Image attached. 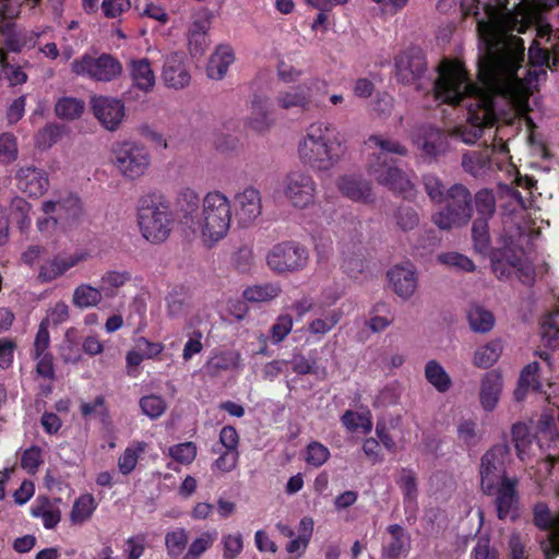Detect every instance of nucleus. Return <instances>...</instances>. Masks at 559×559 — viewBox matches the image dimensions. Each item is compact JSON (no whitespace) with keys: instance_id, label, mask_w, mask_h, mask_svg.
Returning <instances> with one entry per match:
<instances>
[{"instance_id":"obj_28","label":"nucleus","mask_w":559,"mask_h":559,"mask_svg":"<svg viewBox=\"0 0 559 559\" xmlns=\"http://www.w3.org/2000/svg\"><path fill=\"white\" fill-rule=\"evenodd\" d=\"M234 61L235 55L233 49L227 45L218 46L212 53L206 67L209 78L213 80L223 79Z\"/></svg>"},{"instance_id":"obj_51","label":"nucleus","mask_w":559,"mask_h":559,"mask_svg":"<svg viewBox=\"0 0 559 559\" xmlns=\"http://www.w3.org/2000/svg\"><path fill=\"white\" fill-rule=\"evenodd\" d=\"M140 407L145 416L156 419L165 413L167 404L162 396L150 394L140 400Z\"/></svg>"},{"instance_id":"obj_1","label":"nucleus","mask_w":559,"mask_h":559,"mask_svg":"<svg viewBox=\"0 0 559 559\" xmlns=\"http://www.w3.org/2000/svg\"><path fill=\"white\" fill-rule=\"evenodd\" d=\"M540 0H504L500 4L486 3L487 20L479 22L480 52L478 57V80L481 86L473 84L462 62L443 60L435 83V97L442 103L462 105L467 110L466 124L457 127L452 136L466 144L475 143L485 127L493 124L496 108L493 98L508 99L519 115L528 108L537 71L530 70L521 79L518 71L524 61L523 39L510 34L524 33L536 25V37L528 48L533 66L556 67L559 62V29L545 23L538 8H551Z\"/></svg>"},{"instance_id":"obj_2","label":"nucleus","mask_w":559,"mask_h":559,"mask_svg":"<svg viewBox=\"0 0 559 559\" xmlns=\"http://www.w3.org/2000/svg\"><path fill=\"white\" fill-rule=\"evenodd\" d=\"M346 151L341 131L325 121L309 124L296 145L299 163L316 173L333 169L344 158Z\"/></svg>"},{"instance_id":"obj_38","label":"nucleus","mask_w":559,"mask_h":559,"mask_svg":"<svg viewBox=\"0 0 559 559\" xmlns=\"http://www.w3.org/2000/svg\"><path fill=\"white\" fill-rule=\"evenodd\" d=\"M341 317L342 313L338 310H332L321 317H318L308 323V332L316 341H320L336 326Z\"/></svg>"},{"instance_id":"obj_57","label":"nucleus","mask_w":559,"mask_h":559,"mask_svg":"<svg viewBox=\"0 0 559 559\" xmlns=\"http://www.w3.org/2000/svg\"><path fill=\"white\" fill-rule=\"evenodd\" d=\"M168 453L178 463L188 465L197 456V447L193 442H183L170 447Z\"/></svg>"},{"instance_id":"obj_23","label":"nucleus","mask_w":559,"mask_h":559,"mask_svg":"<svg viewBox=\"0 0 559 559\" xmlns=\"http://www.w3.org/2000/svg\"><path fill=\"white\" fill-rule=\"evenodd\" d=\"M516 479L504 481L495 489L497 514L500 520L518 518L519 497L515 490Z\"/></svg>"},{"instance_id":"obj_50","label":"nucleus","mask_w":559,"mask_h":559,"mask_svg":"<svg viewBox=\"0 0 559 559\" xmlns=\"http://www.w3.org/2000/svg\"><path fill=\"white\" fill-rule=\"evenodd\" d=\"M330 450L320 442H310L304 454V459L308 465L313 467H320L328 462L330 459Z\"/></svg>"},{"instance_id":"obj_64","label":"nucleus","mask_w":559,"mask_h":559,"mask_svg":"<svg viewBox=\"0 0 559 559\" xmlns=\"http://www.w3.org/2000/svg\"><path fill=\"white\" fill-rule=\"evenodd\" d=\"M145 550V537L135 535L124 542L123 554L126 559H140Z\"/></svg>"},{"instance_id":"obj_19","label":"nucleus","mask_w":559,"mask_h":559,"mask_svg":"<svg viewBox=\"0 0 559 559\" xmlns=\"http://www.w3.org/2000/svg\"><path fill=\"white\" fill-rule=\"evenodd\" d=\"M386 276L392 290L404 300L409 299L417 290L418 276L411 263L394 265Z\"/></svg>"},{"instance_id":"obj_55","label":"nucleus","mask_w":559,"mask_h":559,"mask_svg":"<svg viewBox=\"0 0 559 559\" xmlns=\"http://www.w3.org/2000/svg\"><path fill=\"white\" fill-rule=\"evenodd\" d=\"M31 205L24 199L16 198L12 201L13 219L21 230H27L32 224Z\"/></svg>"},{"instance_id":"obj_63","label":"nucleus","mask_w":559,"mask_h":559,"mask_svg":"<svg viewBox=\"0 0 559 559\" xmlns=\"http://www.w3.org/2000/svg\"><path fill=\"white\" fill-rule=\"evenodd\" d=\"M102 11L107 19H118L131 9L130 0H104Z\"/></svg>"},{"instance_id":"obj_43","label":"nucleus","mask_w":559,"mask_h":559,"mask_svg":"<svg viewBox=\"0 0 559 559\" xmlns=\"http://www.w3.org/2000/svg\"><path fill=\"white\" fill-rule=\"evenodd\" d=\"M540 334L550 348H559V311L545 316L540 323Z\"/></svg>"},{"instance_id":"obj_16","label":"nucleus","mask_w":559,"mask_h":559,"mask_svg":"<svg viewBox=\"0 0 559 559\" xmlns=\"http://www.w3.org/2000/svg\"><path fill=\"white\" fill-rule=\"evenodd\" d=\"M91 109L98 122L108 131H116L126 116L122 100L116 97L95 95L91 97Z\"/></svg>"},{"instance_id":"obj_40","label":"nucleus","mask_w":559,"mask_h":559,"mask_svg":"<svg viewBox=\"0 0 559 559\" xmlns=\"http://www.w3.org/2000/svg\"><path fill=\"white\" fill-rule=\"evenodd\" d=\"M282 293L281 286L274 283L252 285L243 290V298L249 302H270Z\"/></svg>"},{"instance_id":"obj_12","label":"nucleus","mask_w":559,"mask_h":559,"mask_svg":"<svg viewBox=\"0 0 559 559\" xmlns=\"http://www.w3.org/2000/svg\"><path fill=\"white\" fill-rule=\"evenodd\" d=\"M71 69L76 75L87 76L100 82H110L122 73L121 62L108 53H103L96 58L84 55L72 62Z\"/></svg>"},{"instance_id":"obj_20","label":"nucleus","mask_w":559,"mask_h":559,"mask_svg":"<svg viewBox=\"0 0 559 559\" xmlns=\"http://www.w3.org/2000/svg\"><path fill=\"white\" fill-rule=\"evenodd\" d=\"M413 141L421 152L430 157L443 154L448 150V135L440 129L424 126L417 129Z\"/></svg>"},{"instance_id":"obj_45","label":"nucleus","mask_w":559,"mask_h":559,"mask_svg":"<svg viewBox=\"0 0 559 559\" xmlns=\"http://www.w3.org/2000/svg\"><path fill=\"white\" fill-rule=\"evenodd\" d=\"M396 484L402 490L404 502L414 503L417 499V477L414 471L409 468H402L399 472Z\"/></svg>"},{"instance_id":"obj_24","label":"nucleus","mask_w":559,"mask_h":559,"mask_svg":"<svg viewBox=\"0 0 559 559\" xmlns=\"http://www.w3.org/2000/svg\"><path fill=\"white\" fill-rule=\"evenodd\" d=\"M504 0H472L471 4H467L468 0H439L438 9L440 12L449 13L460 9L464 15L474 14L477 21V31H479V22L487 20L486 3L500 4ZM480 37V32H478Z\"/></svg>"},{"instance_id":"obj_60","label":"nucleus","mask_w":559,"mask_h":559,"mask_svg":"<svg viewBox=\"0 0 559 559\" xmlns=\"http://www.w3.org/2000/svg\"><path fill=\"white\" fill-rule=\"evenodd\" d=\"M293 318L290 314H281L271 328V337L274 344L282 342L293 329Z\"/></svg>"},{"instance_id":"obj_44","label":"nucleus","mask_w":559,"mask_h":559,"mask_svg":"<svg viewBox=\"0 0 559 559\" xmlns=\"http://www.w3.org/2000/svg\"><path fill=\"white\" fill-rule=\"evenodd\" d=\"M467 319L471 329L478 333H487L495 325L492 313L479 306H474L469 309Z\"/></svg>"},{"instance_id":"obj_31","label":"nucleus","mask_w":559,"mask_h":559,"mask_svg":"<svg viewBox=\"0 0 559 559\" xmlns=\"http://www.w3.org/2000/svg\"><path fill=\"white\" fill-rule=\"evenodd\" d=\"M388 532L390 533V540L383 546V557L395 559L405 555L408 549L409 539L404 530L400 525L393 524L388 527Z\"/></svg>"},{"instance_id":"obj_59","label":"nucleus","mask_w":559,"mask_h":559,"mask_svg":"<svg viewBox=\"0 0 559 559\" xmlns=\"http://www.w3.org/2000/svg\"><path fill=\"white\" fill-rule=\"evenodd\" d=\"M488 219L477 218L473 223V239L474 246L477 251L485 253L489 248V235H488Z\"/></svg>"},{"instance_id":"obj_35","label":"nucleus","mask_w":559,"mask_h":559,"mask_svg":"<svg viewBox=\"0 0 559 559\" xmlns=\"http://www.w3.org/2000/svg\"><path fill=\"white\" fill-rule=\"evenodd\" d=\"M426 380L440 393L449 391L452 385V380L442 365L431 359L425 365Z\"/></svg>"},{"instance_id":"obj_21","label":"nucleus","mask_w":559,"mask_h":559,"mask_svg":"<svg viewBox=\"0 0 559 559\" xmlns=\"http://www.w3.org/2000/svg\"><path fill=\"white\" fill-rule=\"evenodd\" d=\"M17 188L29 197L43 195L49 187L47 174L34 166H22L15 174Z\"/></svg>"},{"instance_id":"obj_5","label":"nucleus","mask_w":559,"mask_h":559,"mask_svg":"<svg viewBox=\"0 0 559 559\" xmlns=\"http://www.w3.org/2000/svg\"><path fill=\"white\" fill-rule=\"evenodd\" d=\"M366 147L374 157L369 160V174L380 183L404 197L413 195L414 185L409 178L389 160L388 154L405 155L406 148L399 142L383 135H371Z\"/></svg>"},{"instance_id":"obj_42","label":"nucleus","mask_w":559,"mask_h":559,"mask_svg":"<svg viewBox=\"0 0 559 559\" xmlns=\"http://www.w3.org/2000/svg\"><path fill=\"white\" fill-rule=\"evenodd\" d=\"M538 362L528 364L521 372L519 385L514 392L515 399L521 401L527 391H538L540 385L537 378Z\"/></svg>"},{"instance_id":"obj_32","label":"nucleus","mask_w":559,"mask_h":559,"mask_svg":"<svg viewBox=\"0 0 559 559\" xmlns=\"http://www.w3.org/2000/svg\"><path fill=\"white\" fill-rule=\"evenodd\" d=\"M502 350V341L491 340L490 342L476 348L473 356V364L477 368H490L499 360Z\"/></svg>"},{"instance_id":"obj_61","label":"nucleus","mask_w":559,"mask_h":559,"mask_svg":"<svg viewBox=\"0 0 559 559\" xmlns=\"http://www.w3.org/2000/svg\"><path fill=\"white\" fill-rule=\"evenodd\" d=\"M438 261L451 267L462 271H472L474 264L467 257L457 252H447L438 255Z\"/></svg>"},{"instance_id":"obj_37","label":"nucleus","mask_w":559,"mask_h":559,"mask_svg":"<svg viewBox=\"0 0 559 559\" xmlns=\"http://www.w3.org/2000/svg\"><path fill=\"white\" fill-rule=\"evenodd\" d=\"M32 514L35 518L41 519L43 525L47 530L55 528L61 520L58 504L46 498L33 507Z\"/></svg>"},{"instance_id":"obj_47","label":"nucleus","mask_w":559,"mask_h":559,"mask_svg":"<svg viewBox=\"0 0 559 559\" xmlns=\"http://www.w3.org/2000/svg\"><path fill=\"white\" fill-rule=\"evenodd\" d=\"M516 260L508 251H497L491 258L492 270L499 278H508L515 272Z\"/></svg>"},{"instance_id":"obj_48","label":"nucleus","mask_w":559,"mask_h":559,"mask_svg":"<svg viewBox=\"0 0 559 559\" xmlns=\"http://www.w3.org/2000/svg\"><path fill=\"white\" fill-rule=\"evenodd\" d=\"M188 532L183 527H177L166 533L165 546L170 557H179L188 545Z\"/></svg>"},{"instance_id":"obj_3","label":"nucleus","mask_w":559,"mask_h":559,"mask_svg":"<svg viewBox=\"0 0 559 559\" xmlns=\"http://www.w3.org/2000/svg\"><path fill=\"white\" fill-rule=\"evenodd\" d=\"M185 223L200 241L211 248L229 233L233 222V203L227 194L212 190L204 194L200 212L185 215Z\"/></svg>"},{"instance_id":"obj_30","label":"nucleus","mask_w":559,"mask_h":559,"mask_svg":"<svg viewBox=\"0 0 559 559\" xmlns=\"http://www.w3.org/2000/svg\"><path fill=\"white\" fill-rule=\"evenodd\" d=\"M211 22L207 19L195 20L188 32L189 51L192 56L202 55L209 46L207 32Z\"/></svg>"},{"instance_id":"obj_62","label":"nucleus","mask_w":559,"mask_h":559,"mask_svg":"<svg viewBox=\"0 0 559 559\" xmlns=\"http://www.w3.org/2000/svg\"><path fill=\"white\" fill-rule=\"evenodd\" d=\"M69 306L60 300L47 310L46 318L41 322H46V326H48V324L58 325L69 319Z\"/></svg>"},{"instance_id":"obj_56","label":"nucleus","mask_w":559,"mask_h":559,"mask_svg":"<svg viewBox=\"0 0 559 559\" xmlns=\"http://www.w3.org/2000/svg\"><path fill=\"white\" fill-rule=\"evenodd\" d=\"M221 543L223 559H236L243 549V539L240 533L223 535Z\"/></svg>"},{"instance_id":"obj_10","label":"nucleus","mask_w":559,"mask_h":559,"mask_svg":"<svg viewBox=\"0 0 559 559\" xmlns=\"http://www.w3.org/2000/svg\"><path fill=\"white\" fill-rule=\"evenodd\" d=\"M509 447L497 444L481 457L479 474L480 485L487 495H493L496 488L512 478L506 477V463L509 457Z\"/></svg>"},{"instance_id":"obj_52","label":"nucleus","mask_w":559,"mask_h":559,"mask_svg":"<svg viewBox=\"0 0 559 559\" xmlns=\"http://www.w3.org/2000/svg\"><path fill=\"white\" fill-rule=\"evenodd\" d=\"M19 155L16 138L11 133L0 134V163L12 164Z\"/></svg>"},{"instance_id":"obj_18","label":"nucleus","mask_w":559,"mask_h":559,"mask_svg":"<svg viewBox=\"0 0 559 559\" xmlns=\"http://www.w3.org/2000/svg\"><path fill=\"white\" fill-rule=\"evenodd\" d=\"M235 216L239 225L252 224L262 212V199L260 191L253 187H247L234 197Z\"/></svg>"},{"instance_id":"obj_58","label":"nucleus","mask_w":559,"mask_h":559,"mask_svg":"<svg viewBox=\"0 0 559 559\" xmlns=\"http://www.w3.org/2000/svg\"><path fill=\"white\" fill-rule=\"evenodd\" d=\"M475 204L479 218L488 219L492 216L496 209L495 195L489 190H481L475 197Z\"/></svg>"},{"instance_id":"obj_39","label":"nucleus","mask_w":559,"mask_h":559,"mask_svg":"<svg viewBox=\"0 0 559 559\" xmlns=\"http://www.w3.org/2000/svg\"><path fill=\"white\" fill-rule=\"evenodd\" d=\"M147 444L143 441L130 443L118 459L119 472L129 475L136 467L139 457L146 451Z\"/></svg>"},{"instance_id":"obj_27","label":"nucleus","mask_w":559,"mask_h":559,"mask_svg":"<svg viewBox=\"0 0 559 559\" xmlns=\"http://www.w3.org/2000/svg\"><path fill=\"white\" fill-rule=\"evenodd\" d=\"M337 188L341 193L356 202H370L372 191L368 181L356 176H342L337 180Z\"/></svg>"},{"instance_id":"obj_54","label":"nucleus","mask_w":559,"mask_h":559,"mask_svg":"<svg viewBox=\"0 0 559 559\" xmlns=\"http://www.w3.org/2000/svg\"><path fill=\"white\" fill-rule=\"evenodd\" d=\"M43 463V451L37 445L24 450L21 455V467L28 474H36Z\"/></svg>"},{"instance_id":"obj_53","label":"nucleus","mask_w":559,"mask_h":559,"mask_svg":"<svg viewBox=\"0 0 559 559\" xmlns=\"http://www.w3.org/2000/svg\"><path fill=\"white\" fill-rule=\"evenodd\" d=\"M240 355L234 350L223 352L207 361L209 370H227L239 365Z\"/></svg>"},{"instance_id":"obj_41","label":"nucleus","mask_w":559,"mask_h":559,"mask_svg":"<svg viewBox=\"0 0 559 559\" xmlns=\"http://www.w3.org/2000/svg\"><path fill=\"white\" fill-rule=\"evenodd\" d=\"M84 110V102L75 97H61L55 105L56 116L62 120L79 119Z\"/></svg>"},{"instance_id":"obj_6","label":"nucleus","mask_w":559,"mask_h":559,"mask_svg":"<svg viewBox=\"0 0 559 559\" xmlns=\"http://www.w3.org/2000/svg\"><path fill=\"white\" fill-rule=\"evenodd\" d=\"M136 218L142 236L152 243L164 242L175 224L169 201L163 193L156 191L140 197Z\"/></svg>"},{"instance_id":"obj_9","label":"nucleus","mask_w":559,"mask_h":559,"mask_svg":"<svg viewBox=\"0 0 559 559\" xmlns=\"http://www.w3.org/2000/svg\"><path fill=\"white\" fill-rule=\"evenodd\" d=\"M325 94V81L310 78L301 84L281 90L275 97V105L285 111L306 114L319 108Z\"/></svg>"},{"instance_id":"obj_26","label":"nucleus","mask_w":559,"mask_h":559,"mask_svg":"<svg viewBox=\"0 0 559 559\" xmlns=\"http://www.w3.org/2000/svg\"><path fill=\"white\" fill-rule=\"evenodd\" d=\"M502 388V377L497 371H489L481 378L479 402L486 412H491L496 408Z\"/></svg>"},{"instance_id":"obj_8","label":"nucleus","mask_w":559,"mask_h":559,"mask_svg":"<svg viewBox=\"0 0 559 559\" xmlns=\"http://www.w3.org/2000/svg\"><path fill=\"white\" fill-rule=\"evenodd\" d=\"M110 164L126 180L134 181L144 177L152 165L148 148L136 141H120L112 144Z\"/></svg>"},{"instance_id":"obj_34","label":"nucleus","mask_w":559,"mask_h":559,"mask_svg":"<svg viewBox=\"0 0 559 559\" xmlns=\"http://www.w3.org/2000/svg\"><path fill=\"white\" fill-rule=\"evenodd\" d=\"M131 278L128 271L109 270L99 278V289L104 297H115L119 288L126 285Z\"/></svg>"},{"instance_id":"obj_14","label":"nucleus","mask_w":559,"mask_h":559,"mask_svg":"<svg viewBox=\"0 0 559 559\" xmlns=\"http://www.w3.org/2000/svg\"><path fill=\"white\" fill-rule=\"evenodd\" d=\"M534 523L545 531L540 537V547L547 559L559 555V513L552 515L548 507L537 503L534 508Z\"/></svg>"},{"instance_id":"obj_15","label":"nucleus","mask_w":559,"mask_h":559,"mask_svg":"<svg viewBox=\"0 0 559 559\" xmlns=\"http://www.w3.org/2000/svg\"><path fill=\"white\" fill-rule=\"evenodd\" d=\"M88 257V252L82 249L59 252L40 264L38 280L44 283L52 282L86 261Z\"/></svg>"},{"instance_id":"obj_13","label":"nucleus","mask_w":559,"mask_h":559,"mask_svg":"<svg viewBox=\"0 0 559 559\" xmlns=\"http://www.w3.org/2000/svg\"><path fill=\"white\" fill-rule=\"evenodd\" d=\"M308 251L296 242L275 245L266 254L267 266L277 274L293 273L308 263Z\"/></svg>"},{"instance_id":"obj_11","label":"nucleus","mask_w":559,"mask_h":559,"mask_svg":"<svg viewBox=\"0 0 559 559\" xmlns=\"http://www.w3.org/2000/svg\"><path fill=\"white\" fill-rule=\"evenodd\" d=\"M282 191L293 207L304 210L314 204L317 183L308 173L294 170L283 179Z\"/></svg>"},{"instance_id":"obj_29","label":"nucleus","mask_w":559,"mask_h":559,"mask_svg":"<svg viewBox=\"0 0 559 559\" xmlns=\"http://www.w3.org/2000/svg\"><path fill=\"white\" fill-rule=\"evenodd\" d=\"M130 75L134 85L144 92H150L156 79L151 62L146 58L132 59L129 63Z\"/></svg>"},{"instance_id":"obj_7","label":"nucleus","mask_w":559,"mask_h":559,"mask_svg":"<svg viewBox=\"0 0 559 559\" xmlns=\"http://www.w3.org/2000/svg\"><path fill=\"white\" fill-rule=\"evenodd\" d=\"M41 215L36 219L37 230L50 237L57 230H67L80 225L84 218L81 200L73 194L58 195L41 202Z\"/></svg>"},{"instance_id":"obj_4","label":"nucleus","mask_w":559,"mask_h":559,"mask_svg":"<svg viewBox=\"0 0 559 559\" xmlns=\"http://www.w3.org/2000/svg\"><path fill=\"white\" fill-rule=\"evenodd\" d=\"M423 183L429 199L435 203L447 202L444 209L431 216L433 224L442 230H450L466 225L472 217L469 191L460 183L445 189L439 177L425 175Z\"/></svg>"},{"instance_id":"obj_46","label":"nucleus","mask_w":559,"mask_h":559,"mask_svg":"<svg viewBox=\"0 0 559 559\" xmlns=\"http://www.w3.org/2000/svg\"><path fill=\"white\" fill-rule=\"evenodd\" d=\"M215 531H205L195 537L188 547L187 552L182 559H200V557L207 551L216 540Z\"/></svg>"},{"instance_id":"obj_49","label":"nucleus","mask_w":559,"mask_h":559,"mask_svg":"<svg viewBox=\"0 0 559 559\" xmlns=\"http://www.w3.org/2000/svg\"><path fill=\"white\" fill-rule=\"evenodd\" d=\"M342 423L348 430L352 431L360 430L364 433H368L372 429V421L369 412L359 414L347 411L342 416Z\"/></svg>"},{"instance_id":"obj_22","label":"nucleus","mask_w":559,"mask_h":559,"mask_svg":"<svg viewBox=\"0 0 559 559\" xmlns=\"http://www.w3.org/2000/svg\"><path fill=\"white\" fill-rule=\"evenodd\" d=\"M167 87L182 90L190 84L191 75L185 64V56L174 52L167 56L162 73Z\"/></svg>"},{"instance_id":"obj_36","label":"nucleus","mask_w":559,"mask_h":559,"mask_svg":"<svg viewBox=\"0 0 559 559\" xmlns=\"http://www.w3.org/2000/svg\"><path fill=\"white\" fill-rule=\"evenodd\" d=\"M97 508V502L93 495H81L73 503L70 512V521L72 524L81 525L91 519Z\"/></svg>"},{"instance_id":"obj_17","label":"nucleus","mask_w":559,"mask_h":559,"mask_svg":"<svg viewBox=\"0 0 559 559\" xmlns=\"http://www.w3.org/2000/svg\"><path fill=\"white\" fill-rule=\"evenodd\" d=\"M397 78L405 84H416L426 72V60L420 48L412 47L402 52L395 62Z\"/></svg>"},{"instance_id":"obj_33","label":"nucleus","mask_w":559,"mask_h":559,"mask_svg":"<svg viewBox=\"0 0 559 559\" xmlns=\"http://www.w3.org/2000/svg\"><path fill=\"white\" fill-rule=\"evenodd\" d=\"M103 294L99 287L91 284L78 285L72 294V304L79 309H90L97 307L103 301Z\"/></svg>"},{"instance_id":"obj_25","label":"nucleus","mask_w":559,"mask_h":559,"mask_svg":"<svg viewBox=\"0 0 559 559\" xmlns=\"http://www.w3.org/2000/svg\"><path fill=\"white\" fill-rule=\"evenodd\" d=\"M550 438L547 432H543L538 437V442L534 443V438L530 432V428L526 424L518 423L512 427V439L518 451V456L521 461H525L532 454H534V447L539 450L544 449L545 440Z\"/></svg>"}]
</instances>
